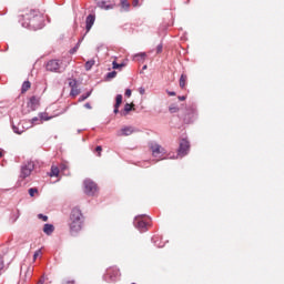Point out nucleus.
I'll return each mask as SVG.
<instances>
[{
	"label": "nucleus",
	"instance_id": "nucleus-41",
	"mask_svg": "<svg viewBox=\"0 0 284 284\" xmlns=\"http://www.w3.org/2000/svg\"><path fill=\"white\" fill-rule=\"evenodd\" d=\"M60 170H61L62 172H65V170H68V166H67L65 164H61V165H60Z\"/></svg>",
	"mask_w": 284,
	"mask_h": 284
},
{
	"label": "nucleus",
	"instance_id": "nucleus-38",
	"mask_svg": "<svg viewBox=\"0 0 284 284\" xmlns=\"http://www.w3.org/2000/svg\"><path fill=\"white\" fill-rule=\"evenodd\" d=\"M38 219H42L44 222L48 221V215L38 214Z\"/></svg>",
	"mask_w": 284,
	"mask_h": 284
},
{
	"label": "nucleus",
	"instance_id": "nucleus-42",
	"mask_svg": "<svg viewBox=\"0 0 284 284\" xmlns=\"http://www.w3.org/2000/svg\"><path fill=\"white\" fill-rule=\"evenodd\" d=\"M139 93L142 94V95L145 94V88L141 87V88L139 89Z\"/></svg>",
	"mask_w": 284,
	"mask_h": 284
},
{
	"label": "nucleus",
	"instance_id": "nucleus-13",
	"mask_svg": "<svg viewBox=\"0 0 284 284\" xmlns=\"http://www.w3.org/2000/svg\"><path fill=\"white\" fill-rule=\"evenodd\" d=\"M150 148L152 150L153 156H159V154H161L163 152V151H161V144L152 143Z\"/></svg>",
	"mask_w": 284,
	"mask_h": 284
},
{
	"label": "nucleus",
	"instance_id": "nucleus-31",
	"mask_svg": "<svg viewBox=\"0 0 284 284\" xmlns=\"http://www.w3.org/2000/svg\"><path fill=\"white\" fill-rule=\"evenodd\" d=\"M41 121H50V118L48 115H45V113H40L39 114Z\"/></svg>",
	"mask_w": 284,
	"mask_h": 284
},
{
	"label": "nucleus",
	"instance_id": "nucleus-44",
	"mask_svg": "<svg viewBox=\"0 0 284 284\" xmlns=\"http://www.w3.org/2000/svg\"><path fill=\"white\" fill-rule=\"evenodd\" d=\"M38 121H39V119H38L37 116H34V118L31 119V123H32L33 125L37 124Z\"/></svg>",
	"mask_w": 284,
	"mask_h": 284
},
{
	"label": "nucleus",
	"instance_id": "nucleus-23",
	"mask_svg": "<svg viewBox=\"0 0 284 284\" xmlns=\"http://www.w3.org/2000/svg\"><path fill=\"white\" fill-rule=\"evenodd\" d=\"M91 94H92V91H88L85 94H82L79 98V101H85L89 97H91Z\"/></svg>",
	"mask_w": 284,
	"mask_h": 284
},
{
	"label": "nucleus",
	"instance_id": "nucleus-18",
	"mask_svg": "<svg viewBox=\"0 0 284 284\" xmlns=\"http://www.w3.org/2000/svg\"><path fill=\"white\" fill-rule=\"evenodd\" d=\"M59 172H60V170L58 169V166L52 165L51 166V172L49 173V176H59Z\"/></svg>",
	"mask_w": 284,
	"mask_h": 284
},
{
	"label": "nucleus",
	"instance_id": "nucleus-5",
	"mask_svg": "<svg viewBox=\"0 0 284 284\" xmlns=\"http://www.w3.org/2000/svg\"><path fill=\"white\" fill-rule=\"evenodd\" d=\"M33 170H34V162L28 161L27 163H23L20 169V179H28V176L32 174Z\"/></svg>",
	"mask_w": 284,
	"mask_h": 284
},
{
	"label": "nucleus",
	"instance_id": "nucleus-45",
	"mask_svg": "<svg viewBox=\"0 0 284 284\" xmlns=\"http://www.w3.org/2000/svg\"><path fill=\"white\" fill-rule=\"evenodd\" d=\"M84 108H87V110H92V105L90 103H85Z\"/></svg>",
	"mask_w": 284,
	"mask_h": 284
},
{
	"label": "nucleus",
	"instance_id": "nucleus-10",
	"mask_svg": "<svg viewBox=\"0 0 284 284\" xmlns=\"http://www.w3.org/2000/svg\"><path fill=\"white\" fill-rule=\"evenodd\" d=\"M27 106L31 112H34L36 110H39V98L37 97H31L29 102L27 103Z\"/></svg>",
	"mask_w": 284,
	"mask_h": 284
},
{
	"label": "nucleus",
	"instance_id": "nucleus-35",
	"mask_svg": "<svg viewBox=\"0 0 284 284\" xmlns=\"http://www.w3.org/2000/svg\"><path fill=\"white\" fill-rule=\"evenodd\" d=\"M95 152H98V156H101V152H103V148L101 145H98L95 148Z\"/></svg>",
	"mask_w": 284,
	"mask_h": 284
},
{
	"label": "nucleus",
	"instance_id": "nucleus-4",
	"mask_svg": "<svg viewBox=\"0 0 284 284\" xmlns=\"http://www.w3.org/2000/svg\"><path fill=\"white\" fill-rule=\"evenodd\" d=\"M121 276V272L116 266L109 267L104 274V281L108 283H114Z\"/></svg>",
	"mask_w": 284,
	"mask_h": 284
},
{
	"label": "nucleus",
	"instance_id": "nucleus-2",
	"mask_svg": "<svg viewBox=\"0 0 284 284\" xmlns=\"http://www.w3.org/2000/svg\"><path fill=\"white\" fill-rule=\"evenodd\" d=\"M70 230L71 232H81L83 229V213H81L80 209H72L70 214Z\"/></svg>",
	"mask_w": 284,
	"mask_h": 284
},
{
	"label": "nucleus",
	"instance_id": "nucleus-48",
	"mask_svg": "<svg viewBox=\"0 0 284 284\" xmlns=\"http://www.w3.org/2000/svg\"><path fill=\"white\" fill-rule=\"evenodd\" d=\"M114 108H116V109L121 108V103L115 102Z\"/></svg>",
	"mask_w": 284,
	"mask_h": 284
},
{
	"label": "nucleus",
	"instance_id": "nucleus-32",
	"mask_svg": "<svg viewBox=\"0 0 284 284\" xmlns=\"http://www.w3.org/2000/svg\"><path fill=\"white\" fill-rule=\"evenodd\" d=\"M119 68H123V64L116 63V61H113V70H119Z\"/></svg>",
	"mask_w": 284,
	"mask_h": 284
},
{
	"label": "nucleus",
	"instance_id": "nucleus-1",
	"mask_svg": "<svg viewBox=\"0 0 284 284\" xmlns=\"http://www.w3.org/2000/svg\"><path fill=\"white\" fill-rule=\"evenodd\" d=\"M28 22H21L22 28H29V30H41L43 28V18L39 16V11L31 10L27 14Z\"/></svg>",
	"mask_w": 284,
	"mask_h": 284
},
{
	"label": "nucleus",
	"instance_id": "nucleus-7",
	"mask_svg": "<svg viewBox=\"0 0 284 284\" xmlns=\"http://www.w3.org/2000/svg\"><path fill=\"white\" fill-rule=\"evenodd\" d=\"M84 194L88 196H94L97 194V183L92 180H84Z\"/></svg>",
	"mask_w": 284,
	"mask_h": 284
},
{
	"label": "nucleus",
	"instance_id": "nucleus-12",
	"mask_svg": "<svg viewBox=\"0 0 284 284\" xmlns=\"http://www.w3.org/2000/svg\"><path fill=\"white\" fill-rule=\"evenodd\" d=\"M108 3H110V0H97L98 8H101L102 10H112L114 6Z\"/></svg>",
	"mask_w": 284,
	"mask_h": 284
},
{
	"label": "nucleus",
	"instance_id": "nucleus-36",
	"mask_svg": "<svg viewBox=\"0 0 284 284\" xmlns=\"http://www.w3.org/2000/svg\"><path fill=\"white\" fill-rule=\"evenodd\" d=\"M6 267V262L3 261V257H0V272Z\"/></svg>",
	"mask_w": 284,
	"mask_h": 284
},
{
	"label": "nucleus",
	"instance_id": "nucleus-39",
	"mask_svg": "<svg viewBox=\"0 0 284 284\" xmlns=\"http://www.w3.org/2000/svg\"><path fill=\"white\" fill-rule=\"evenodd\" d=\"M39 254H41V250L36 251V253L33 254L34 261H37V258L39 257Z\"/></svg>",
	"mask_w": 284,
	"mask_h": 284
},
{
	"label": "nucleus",
	"instance_id": "nucleus-54",
	"mask_svg": "<svg viewBox=\"0 0 284 284\" xmlns=\"http://www.w3.org/2000/svg\"><path fill=\"white\" fill-rule=\"evenodd\" d=\"M81 130H78V134H80Z\"/></svg>",
	"mask_w": 284,
	"mask_h": 284
},
{
	"label": "nucleus",
	"instance_id": "nucleus-14",
	"mask_svg": "<svg viewBox=\"0 0 284 284\" xmlns=\"http://www.w3.org/2000/svg\"><path fill=\"white\" fill-rule=\"evenodd\" d=\"M132 105L133 104L125 103L123 111H121V116H128V114H130V112H132V110H134V108H132Z\"/></svg>",
	"mask_w": 284,
	"mask_h": 284
},
{
	"label": "nucleus",
	"instance_id": "nucleus-53",
	"mask_svg": "<svg viewBox=\"0 0 284 284\" xmlns=\"http://www.w3.org/2000/svg\"><path fill=\"white\" fill-rule=\"evenodd\" d=\"M3 156V153L0 151V159Z\"/></svg>",
	"mask_w": 284,
	"mask_h": 284
},
{
	"label": "nucleus",
	"instance_id": "nucleus-43",
	"mask_svg": "<svg viewBox=\"0 0 284 284\" xmlns=\"http://www.w3.org/2000/svg\"><path fill=\"white\" fill-rule=\"evenodd\" d=\"M166 92H168L169 97H176V92H174V91H166Z\"/></svg>",
	"mask_w": 284,
	"mask_h": 284
},
{
	"label": "nucleus",
	"instance_id": "nucleus-17",
	"mask_svg": "<svg viewBox=\"0 0 284 284\" xmlns=\"http://www.w3.org/2000/svg\"><path fill=\"white\" fill-rule=\"evenodd\" d=\"M30 87H31L30 81H24V82L22 83V88H21L22 94L26 93L27 91H29V90H30Z\"/></svg>",
	"mask_w": 284,
	"mask_h": 284
},
{
	"label": "nucleus",
	"instance_id": "nucleus-27",
	"mask_svg": "<svg viewBox=\"0 0 284 284\" xmlns=\"http://www.w3.org/2000/svg\"><path fill=\"white\" fill-rule=\"evenodd\" d=\"M69 88H71V90L77 88V80L75 79L69 81Z\"/></svg>",
	"mask_w": 284,
	"mask_h": 284
},
{
	"label": "nucleus",
	"instance_id": "nucleus-40",
	"mask_svg": "<svg viewBox=\"0 0 284 284\" xmlns=\"http://www.w3.org/2000/svg\"><path fill=\"white\" fill-rule=\"evenodd\" d=\"M124 94L125 97H132V90L126 89Z\"/></svg>",
	"mask_w": 284,
	"mask_h": 284
},
{
	"label": "nucleus",
	"instance_id": "nucleus-47",
	"mask_svg": "<svg viewBox=\"0 0 284 284\" xmlns=\"http://www.w3.org/2000/svg\"><path fill=\"white\" fill-rule=\"evenodd\" d=\"M139 6V0H133V7L136 8Z\"/></svg>",
	"mask_w": 284,
	"mask_h": 284
},
{
	"label": "nucleus",
	"instance_id": "nucleus-21",
	"mask_svg": "<svg viewBox=\"0 0 284 284\" xmlns=\"http://www.w3.org/2000/svg\"><path fill=\"white\" fill-rule=\"evenodd\" d=\"M185 81H187V75L185 74H182L181 78H180V88H185Z\"/></svg>",
	"mask_w": 284,
	"mask_h": 284
},
{
	"label": "nucleus",
	"instance_id": "nucleus-51",
	"mask_svg": "<svg viewBox=\"0 0 284 284\" xmlns=\"http://www.w3.org/2000/svg\"><path fill=\"white\" fill-rule=\"evenodd\" d=\"M142 70H148V65H143V67H142Z\"/></svg>",
	"mask_w": 284,
	"mask_h": 284
},
{
	"label": "nucleus",
	"instance_id": "nucleus-28",
	"mask_svg": "<svg viewBox=\"0 0 284 284\" xmlns=\"http://www.w3.org/2000/svg\"><path fill=\"white\" fill-rule=\"evenodd\" d=\"M115 103H123V95L122 94H118L116 97H115Z\"/></svg>",
	"mask_w": 284,
	"mask_h": 284
},
{
	"label": "nucleus",
	"instance_id": "nucleus-8",
	"mask_svg": "<svg viewBox=\"0 0 284 284\" xmlns=\"http://www.w3.org/2000/svg\"><path fill=\"white\" fill-rule=\"evenodd\" d=\"M143 216L145 215H138L133 221V225L139 232H148V223L143 221Z\"/></svg>",
	"mask_w": 284,
	"mask_h": 284
},
{
	"label": "nucleus",
	"instance_id": "nucleus-46",
	"mask_svg": "<svg viewBox=\"0 0 284 284\" xmlns=\"http://www.w3.org/2000/svg\"><path fill=\"white\" fill-rule=\"evenodd\" d=\"M179 101H185L186 97L185 95H180L178 97Z\"/></svg>",
	"mask_w": 284,
	"mask_h": 284
},
{
	"label": "nucleus",
	"instance_id": "nucleus-6",
	"mask_svg": "<svg viewBox=\"0 0 284 284\" xmlns=\"http://www.w3.org/2000/svg\"><path fill=\"white\" fill-rule=\"evenodd\" d=\"M190 153V141L182 139L180 141V146L178 149V158L183 159Z\"/></svg>",
	"mask_w": 284,
	"mask_h": 284
},
{
	"label": "nucleus",
	"instance_id": "nucleus-20",
	"mask_svg": "<svg viewBox=\"0 0 284 284\" xmlns=\"http://www.w3.org/2000/svg\"><path fill=\"white\" fill-rule=\"evenodd\" d=\"M94 65V60H89L85 62L84 68L87 70V72H89V70H92V67Z\"/></svg>",
	"mask_w": 284,
	"mask_h": 284
},
{
	"label": "nucleus",
	"instance_id": "nucleus-33",
	"mask_svg": "<svg viewBox=\"0 0 284 284\" xmlns=\"http://www.w3.org/2000/svg\"><path fill=\"white\" fill-rule=\"evenodd\" d=\"M151 163L150 161H144L140 164V168H150Z\"/></svg>",
	"mask_w": 284,
	"mask_h": 284
},
{
	"label": "nucleus",
	"instance_id": "nucleus-26",
	"mask_svg": "<svg viewBox=\"0 0 284 284\" xmlns=\"http://www.w3.org/2000/svg\"><path fill=\"white\" fill-rule=\"evenodd\" d=\"M79 45H81V40H79V42L75 44V47L70 50V53L74 54V52H77V50H79Z\"/></svg>",
	"mask_w": 284,
	"mask_h": 284
},
{
	"label": "nucleus",
	"instance_id": "nucleus-24",
	"mask_svg": "<svg viewBox=\"0 0 284 284\" xmlns=\"http://www.w3.org/2000/svg\"><path fill=\"white\" fill-rule=\"evenodd\" d=\"M116 77V71H111L109 73H106L105 79H108V81H110V79H114Z\"/></svg>",
	"mask_w": 284,
	"mask_h": 284
},
{
	"label": "nucleus",
	"instance_id": "nucleus-15",
	"mask_svg": "<svg viewBox=\"0 0 284 284\" xmlns=\"http://www.w3.org/2000/svg\"><path fill=\"white\" fill-rule=\"evenodd\" d=\"M43 232H44V234H47V236L52 235V233L54 232V225H52V224H44Z\"/></svg>",
	"mask_w": 284,
	"mask_h": 284
},
{
	"label": "nucleus",
	"instance_id": "nucleus-29",
	"mask_svg": "<svg viewBox=\"0 0 284 284\" xmlns=\"http://www.w3.org/2000/svg\"><path fill=\"white\" fill-rule=\"evenodd\" d=\"M12 130H13L14 134H23V130H19V128L16 125L12 126Z\"/></svg>",
	"mask_w": 284,
	"mask_h": 284
},
{
	"label": "nucleus",
	"instance_id": "nucleus-11",
	"mask_svg": "<svg viewBox=\"0 0 284 284\" xmlns=\"http://www.w3.org/2000/svg\"><path fill=\"white\" fill-rule=\"evenodd\" d=\"M94 21H97V16L94 14H89L85 19V30L87 32H90L92 30V26H94Z\"/></svg>",
	"mask_w": 284,
	"mask_h": 284
},
{
	"label": "nucleus",
	"instance_id": "nucleus-19",
	"mask_svg": "<svg viewBox=\"0 0 284 284\" xmlns=\"http://www.w3.org/2000/svg\"><path fill=\"white\" fill-rule=\"evenodd\" d=\"M145 57H146L145 52H141V53H138L134 55V60L135 61H145Z\"/></svg>",
	"mask_w": 284,
	"mask_h": 284
},
{
	"label": "nucleus",
	"instance_id": "nucleus-50",
	"mask_svg": "<svg viewBox=\"0 0 284 284\" xmlns=\"http://www.w3.org/2000/svg\"><path fill=\"white\" fill-rule=\"evenodd\" d=\"M64 284H74V281H67Z\"/></svg>",
	"mask_w": 284,
	"mask_h": 284
},
{
	"label": "nucleus",
	"instance_id": "nucleus-52",
	"mask_svg": "<svg viewBox=\"0 0 284 284\" xmlns=\"http://www.w3.org/2000/svg\"><path fill=\"white\" fill-rule=\"evenodd\" d=\"M38 284H43V280H40V281L38 282Z\"/></svg>",
	"mask_w": 284,
	"mask_h": 284
},
{
	"label": "nucleus",
	"instance_id": "nucleus-22",
	"mask_svg": "<svg viewBox=\"0 0 284 284\" xmlns=\"http://www.w3.org/2000/svg\"><path fill=\"white\" fill-rule=\"evenodd\" d=\"M70 94L71 97H79V94H81V90H79L78 87H74L73 89H71Z\"/></svg>",
	"mask_w": 284,
	"mask_h": 284
},
{
	"label": "nucleus",
	"instance_id": "nucleus-16",
	"mask_svg": "<svg viewBox=\"0 0 284 284\" xmlns=\"http://www.w3.org/2000/svg\"><path fill=\"white\" fill-rule=\"evenodd\" d=\"M121 8L124 12H130V2H128V0H122Z\"/></svg>",
	"mask_w": 284,
	"mask_h": 284
},
{
	"label": "nucleus",
	"instance_id": "nucleus-30",
	"mask_svg": "<svg viewBox=\"0 0 284 284\" xmlns=\"http://www.w3.org/2000/svg\"><path fill=\"white\" fill-rule=\"evenodd\" d=\"M169 112H171V114L179 112V106H170Z\"/></svg>",
	"mask_w": 284,
	"mask_h": 284
},
{
	"label": "nucleus",
	"instance_id": "nucleus-49",
	"mask_svg": "<svg viewBox=\"0 0 284 284\" xmlns=\"http://www.w3.org/2000/svg\"><path fill=\"white\" fill-rule=\"evenodd\" d=\"M113 113L119 114V109L114 108Z\"/></svg>",
	"mask_w": 284,
	"mask_h": 284
},
{
	"label": "nucleus",
	"instance_id": "nucleus-37",
	"mask_svg": "<svg viewBox=\"0 0 284 284\" xmlns=\"http://www.w3.org/2000/svg\"><path fill=\"white\" fill-rule=\"evenodd\" d=\"M161 52H163V44H159V45L156 47V53H158V54H161Z\"/></svg>",
	"mask_w": 284,
	"mask_h": 284
},
{
	"label": "nucleus",
	"instance_id": "nucleus-25",
	"mask_svg": "<svg viewBox=\"0 0 284 284\" xmlns=\"http://www.w3.org/2000/svg\"><path fill=\"white\" fill-rule=\"evenodd\" d=\"M37 192H39V190L37 187L29 189V196H34V194H37Z\"/></svg>",
	"mask_w": 284,
	"mask_h": 284
},
{
	"label": "nucleus",
	"instance_id": "nucleus-3",
	"mask_svg": "<svg viewBox=\"0 0 284 284\" xmlns=\"http://www.w3.org/2000/svg\"><path fill=\"white\" fill-rule=\"evenodd\" d=\"M67 68L68 64L64 63L62 60H50L49 62H47L48 72H57L58 74H61L62 72H65Z\"/></svg>",
	"mask_w": 284,
	"mask_h": 284
},
{
	"label": "nucleus",
	"instance_id": "nucleus-9",
	"mask_svg": "<svg viewBox=\"0 0 284 284\" xmlns=\"http://www.w3.org/2000/svg\"><path fill=\"white\" fill-rule=\"evenodd\" d=\"M134 132H139V130L134 129V126H123L116 132V136H130L134 134Z\"/></svg>",
	"mask_w": 284,
	"mask_h": 284
},
{
	"label": "nucleus",
	"instance_id": "nucleus-34",
	"mask_svg": "<svg viewBox=\"0 0 284 284\" xmlns=\"http://www.w3.org/2000/svg\"><path fill=\"white\" fill-rule=\"evenodd\" d=\"M19 216H20V214H19V211H18V214H17V215H12L11 222H12V223H17V221H19Z\"/></svg>",
	"mask_w": 284,
	"mask_h": 284
}]
</instances>
